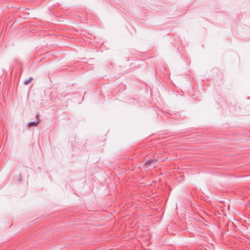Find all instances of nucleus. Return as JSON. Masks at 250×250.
I'll use <instances>...</instances> for the list:
<instances>
[{
	"mask_svg": "<svg viewBox=\"0 0 250 250\" xmlns=\"http://www.w3.org/2000/svg\"><path fill=\"white\" fill-rule=\"evenodd\" d=\"M157 160L156 159H150L147 160L145 163V166L146 168H148L150 165L152 164L153 163L155 164L157 162Z\"/></svg>",
	"mask_w": 250,
	"mask_h": 250,
	"instance_id": "nucleus-2",
	"label": "nucleus"
},
{
	"mask_svg": "<svg viewBox=\"0 0 250 250\" xmlns=\"http://www.w3.org/2000/svg\"><path fill=\"white\" fill-rule=\"evenodd\" d=\"M36 117L37 118L36 121L30 122L27 124V126L28 127H36L40 123V116L38 114H36Z\"/></svg>",
	"mask_w": 250,
	"mask_h": 250,
	"instance_id": "nucleus-1",
	"label": "nucleus"
},
{
	"mask_svg": "<svg viewBox=\"0 0 250 250\" xmlns=\"http://www.w3.org/2000/svg\"><path fill=\"white\" fill-rule=\"evenodd\" d=\"M33 80V77H30L28 80H25L23 82V83L24 84V85H28Z\"/></svg>",
	"mask_w": 250,
	"mask_h": 250,
	"instance_id": "nucleus-3",
	"label": "nucleus"
}]
</instances>
